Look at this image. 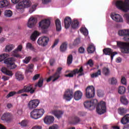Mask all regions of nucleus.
Here are the masks:
<instances>
[{"label": "nucleus", "mask_w": 129, "mask_h": 129, "mask_svg": "<svg viewBox=\"0 0 129 129\" xmlns=\"http://www.w3.org/2000/svg\"><path fill=\"white\" fill-rule=\"evenodd\" d=\"M83 95V93H82V92L80 90H78L75 92L74 98L75 100H80V99L82 98Z\"/></svg>", "instance_id": "4be33fe9"}, {"label": "nucleus", "mask_w": 129, "mask_h": 129, "mask_svg": "<svg viewBox=\"0 0 129 129\" xmlns=\"http://www.w3.org/2000/svg\"><path fill=\"white\" fill-rule=\"evenodd\" d=\"M51 113L59 119L62 117V115H63V113H64V112L60 110H53L51 111Z\"/></svg>", "instance_id": "aec40b11"}, {"label": "nucleus", "mask_w": 129, "mask_h": 129, "mask_svg": "<svg viewBox=\"0 0 129 129\" xmlns=\"http://www.w3.org/2000/svg\"><path fill=\"white\" fill-rule=\"evenodd\" d=\"M44 113L45 110L44 109H35L30 113V116L34 119H38V118L42 117Z\"/></svg>", "instance_id": "0eeeda50"}, {"label": "nucleus", "mask_w": 129, "mask_h": 129, "mask_svg": "<svg viewBox=\"0 0 129 129\" xmlns=\"http://www.w3.org/2000/svg\"><path fill=\"white\" fill-rule=\"evenodd\" d=\"M16 79L17 80L21 81L24 79V76H23V74L20 72H18L15 74Z\"/></svg>", "instance_id": "c9c22d12"}, {"label": "nucleus", "mask_w": 129, "mask_h": 129, "mask_svg": "<svg viewBox=\"0 0 129 129\" xmlns=\"http://www.w3.org/2000/svg\"><path fill=\"white\" fill-rule=\"evenodd\" d=\"M39 103H40V101L39 100H32L28 103V107L30 109H33V108H36V107L39 105Z\"/></svg>", "instance_id": "4468645a"}, {"label": "nucleus", "mask_w": 129, "mask_h": 129, "mask_svg": "<svg viewBox=\"0 0 129 129\" xmlns=\"http://www.w3.org/2000/svg\"><path fill=\"white\" fill-rule=\"evenodd\" d=\"M58 43H59V39H56L52 46V48H54L56 45H57Z\"/></svg>", "instance_id": "e2e57ef3"}, {"label": "nucleus", "mask_w": 129, "mask_h": 129, "mask_svg": "<svg viewBox=\"0 0 129 129\" xmlns=\"http://www.w3.org/2000/svg\"><path fill=\"white\" fill-rule=\"evenodd\" d=\"M23 46L22 45H19L17 48L12 52L13 56L14 57H16V58H21L22 56L21 55H20V54H19V52H21Z\"/></svg>", "instance_id": "dca6fc26"}, {"label": "nucleus", "mask_w": 129, "mask_h": 129, "mask_svg": "<svg viewBox=\"0 0 129 129\" xmlns=\"http://www.w3.org/2000/svg\"><path fill=\"white\" fill-rule=\"evenodd\" d=\"M84 70H83V67H81L80 69H76L73 71H66V73H70L68 75H65V77H69L70 78H72L74 77V75H76V74H79V76H82V75H84V73H83Z\"/></svg>", "instance_id": "423d86ee"}, {"label": "nucleus", "mask_w": 129, "mask_h": 129, "mask_svg": "<svg viewBox=\"0 0 129 129\" xmlns=\"http://www.w3.org/2000/svg\"><path fill=\"white\" fill-rule=\"evenodd\" d=\"M103 53H104L105 55H109V56L111 55V60L112 61L113 59V57L117 54L116 51L112 52V49L111 48H105L103 50Z\"/></svg>", "instance_id": "ddd939ff"}, {"label": "nucleus", "mask_w": 129, "mask_h": 129, "mask_svg": "<svg viewBox=\"0 0 129 129\" xmlns=\"http://www.w3.org/2000/svg\"><path fill=\"white\" fill-rule=\"evenodd\" d=\"M68 45L67 42L62 43L59 48L60 52H65L67 50Z\"/></svg>", "instance_id": "f704fd0d"}, {"label": "nucleus", "mask_w": 129, "mask_h": 129, "mask_svg": "<svg viewBox=\"0 0 129 129\" xmlns=\"http://www.w3.org/2000/svg\"><path fill=\"white\" fill-rule=\"evenodd\" d=\"M31 59H32L31 56L26 57L23 60V62H24L25 64H28L31 60Z\"/></svg>", "instance_id": "8fccbe9b"}, {"label": "nucleus", "mask_w": 129, "mask_h": 129, "mask_svg": "<svg viewBox=\"0 0 129 129\" xmlns=\"http://www.w3.org/2000/svg\"><path fill=\"white\" fill-rule=\"evenodd\" d=\"M78 114L80 116H86L87 113L86 112H79Z\"/></svg>", "instance_id": "052dcab7"}, {"label": "nucleus", "mask_w": 129, "mask_h": 129, "mask_svg": "<svg viewBox=\"0 0 129 129\" xmlns=\"http://www.w3.org/2000/svg\"><path fill=\"white\" fill-rule=\"evenodd\" d=\"M49 129H58V128L57 127V126H56V125H52V126H50L49 127Z\"/></svg>", "instance_id": "774afa93"}, {"label": "nucleus", "mask_w": 129, "mask_h": 129, "mask_svg": "<svg viewBox=\"0 0 129 129\" xmlns=\"http://www.w3.org/2000/svg\"><path fill=\"white\" fill-rule=\"evenodd\" d=\"M23 5H24V8H29L31 7V1L29 0H24L22 3Z\"/></svg>", "instance_id": "a19ab883"}, {"label": "nucleus", "mask_w": 129, "mask_h": 129, "mask_svg": "<svg viewBox=\"0 0 129 129\" xmlns=\"http://www.w3.org/2000/svg\"><path fill=\"white\" fill-rule=\"evenodd\" d=\"M49 63L50 64V66H53L54 65V63H55V59L54 58H51L49 60Z\"/></svg>", "instance_id": "0e129e2a"}, {"label": "nucleus", "mask_w": 129, "mask_h": 129, "mask_svg": "<svg viewBox=\"0 0 129 129\" xmlns=\"http://www.w3.org/2000/svg\"><path fill=\"white\" fill-rule=\"evenodd\" d=\"M79 53H80L81 54H83L85 53V49L84 48H83V47H80L79 48Z\"/></svg>", "instance_id": "bf43d9fd"}, {"label": "nucleus", "mask_w": 129, "mask_h": 129, "mask_svg": "<svg viewBox=\"0 0 129 129\" xmlns=\"http://www.w3.org/2000/svg\"><path fill=\"white\" fill-rule=\"evenodd\" d=\"M9 57H10V55L7 53H3L0 55V61L2 62V61L5 60V64H8L10 67V69L17 68V66L15 64V58L14 57L9 58Z\"/></svg>", "instance_id": "7ed1b4c3"}, {"label": "nucleus", "mask_w": 129, "mask_h": 129, "mask_svg": "<svg viewBox=\"0 0 129 129\" xmlns=\"http://www.w3.org/2000/svg\"><path fill=\"white\" fill-rule=\"evenodd\" d=\"M92 105L93 106V109L96 107V111L98 114H103L106 112V105L105 102L102 101L98 103L97 100L93 99L91 100Z\"/></svg>", "instance_id": "f03ea898"}, {"label": "nucleus", "mask_w": 129, "mask_h": 129, "mask_svg": "<svg viewBox=\"0 0 129 129\" xmlns=\"http://www.w3.org/2000/svg\"><path fill=\"white\" fill-rule=\"evenodd\" d=\"M5 16L7 17V18H11L13 16V12L10 10H6L5 12Z\"/></svg>", "instance_id": "a18cd8bd"}, {"label": "nucleus", "mask_w": 129, "mask_h": 129, "mask_svg": "<svg viewBox=\"0 0 129 129\" xmlns=\"http://www.w3.org/2000/svg\"><path fill=\"white\" fill-rule=\"evenodd\" d=\"M117 46L120 48L122 53L129 54V42L117 41Z\"/></svg>", "instance_id": "1a4fd4ad"}, {"label": "nucleus", "mask_w": 129, "mask_h": 129, "mask_svg": "<svg viewBox=\"0 0 129 129\" xmlns=\"http://www.w3.org/2000/svg\"><path fill=\"white\" fill-rule=\"evenodd\" d=\"M94 63H93V60L92 59H89L87 62V65H89L90 67H93V65Z\"/></svg>", "instance_id": "5fc2aeb1"}, {"label": "nucleus", "mask_w": 129, "mask_h": 129, "mask_svg": "<svg viewBox=\"0 0 129 129\" xmlns=\"http://www.w3.org/2000/svg\"><path fill=\"white\" fill-rule=\"evenodd\" d=\"M121 83L122 84H123V85H126V80L124 77H122L121 79Z\"/></svg>", "instance_id": "4d7b16f0"}, {"label": "nucleus", "mask_w": 129, "mask_h": 129, "mask_svg": "<svg viewBox=\"0 0 129 129\" xmlns=\"http://www.w3.org/2000/svg\"><path fill=\"white\" fill-rule=\"evenodd\" d=\"M1 119L6 122H9V121L12 120V115H11L10 113H4L1 117Z\"/></svg>", "instance_id": "6ab92c4d"}, {"label": "nucleus", "mask_w": 129, "mask_h": 129, "mask_svg": "<svg viewBox=\"0 0 129 129\" xmlns=\"http://www.w3.org/2000/svg\"><path fill=\"white\" fill-rule=\"evenodd\" d=\"M111 84L112 85H116V84L117 83V80H116V78H112L111 79Z\"/></svg>", "instance_id": "3c124183"}, {"label": "nucleus", "mask_w": 129, "mask_h": 129, "mask_svg": "<svg viewBox=\"0 0 129 129\" xmlns=\"http://www.w3.org/2000/svg\"><path fill=\"white\" fill-rule=\"evenodd\" d=\"M36 6L35 5H33L32 6V8H30L29 12V13H30V14H32V13H33V12H34V11H35V9H36Z\"/></svg>", "instance_id": "680f3d73"}, {"label": "nucleus", "mask_w": 129, "mask_h": 129, "mask_svg": "<svg viewBox=\"0 0 129 129\" xmlns=\"http://www.w3.org/2000/svg\"><path fill=\"white\" fill-rule=\"evenodd\" d=\"M26 48L27 50H31V51H35V47L33 44L30 42L26 44Z\"/></svg>", "instance_id": "58836bf2"}, {"label": "nucleus", "mask_w": 129, "mask_h": 129, "mask_svg": "<svg viewBox=\"0 0 129 129\" xmlns=\"http://www.w3.org/2000/svg\"><path fill=\"white\" fill-rule=\"evenodd\" d=\"M48 42H49V37L42 36L38 39L37 43L40 46L45 47V46H47V45H48Z\"/></svg>", "instance_id": "9b49d317"}, {"label": "nucleus", "mask_w": 129, "mask_h": 129, "mask_svg": "<svg viewBox=\"0 0 129 129\" xmlns=\"http://www.w3.org/2000/svg\"><path fill=\"white\" fill-rule=\"evenodd\" d=\"M118 92L119 94H123L125 92V87L119 86L118 89Z\"/></svg>", "instance_id": "37998d69"}, {"label": "nucleus", "mask_w": 129, "mask_h": 129, "mask_svg": "<svg viewBox=\"0 0 129 129\" xmlns=\"http://www.w3.org/2000/svg\"><path fill=\"white\" fill-rule=\"evenodd\" d=\"M102 73L105 76H108L109 73H110V71H109V69L104 67L102 69Z\"/></svg>", "instance_id": "ea45409f"}, {"label": "nucleus", "mask_w": 129, "mask_h": 129, "mask_svg": "<svg viewBox=\"0 0 129 129\" xmlns=\"http://www.w3.org/2000/svg\"><path fill=\"white\" fill-rule=\"evenodd\" d=\"M72 28L74 29L79 28V21L77 20H74L73 22H72Z\"/></svg>", "instance_id": "7c9ffc66"}, {"label": "nucleus", "mask_w": 129, "mask_h": 129, "mask_svg": "<svg viewBox=\"0 0 129 129\" xmlns=\"http://www.w3.org/2000/svg\"><path fill=\"white\" fill-rule=\"evenodd\" d=\"M1 71L2 73L8 75V76H13V72L11 71L8 70L6 67H3L2 68Z\"/></svg>", "instance_id": "393cba45"}, {"label": "nucleus", "mask_w": 129, "mask_h": 129, "mask_svg": "<svg viewBox=\"0 0 129 129\" xmlns=\"http://www.w3.org/2000/svg\"><path fill=\"white\" fill-rule=\"evenodd\" d=\"M64 27L66 29H68L72 23V20H71V18L69 17H66L64 19Z\"/></svg>", "instance_id": "412c9836"}, {"label": "nucleus", "mask_w": 129, "mask_h": 129, "mask_svg": "<svg viewBox=\"0 0 129 129\" xmlns=\"http://www.w3.org/2000/svg\"><path fill=\"white\" fill-rule=\"evenodd\" d=\"M39 77H40V74H36L33 77V80L36 81L39 79Z\"/></svg>", "instance_id": "338daca9"}, {"label": "nucleus", "mask_w": 129, "mask_h": 129, "mask_svg": "<svg viewBox=\"0 0 129 129\" xmlns=\"http://www.w3.org/2000/svg\"><path fill=\"white\" fill-rule=\"evenodd\" d=\"M14 48H15V46H14L13 44L7 45L6 47V52H11V51H12Z\"/></svg>", "instance_id": "de8ad7c7"}, {"label": "nucleus", "mask_w": 129, "mask_h": 129, "mask_svg": "<svg viewBox=\"0 0 129 129\" xmlns=\"http://www.w3.org/2000/svg\"><path fill=\"white\" fill-rule=\"evenodd\" d=\"M84 105L85 108L88 109H93V105L91 103V101L87 100L84 102Z\"/></svg>", "instance_id": "b1692460"}, {"label": "nucleus", "mask_w": 129, "mask_h": 129, "mask_svg": "<svg viewBox=\"0 0 129 129\" xmlns=\"http://www.w3.org/2000/svg\"><path fill=\"white\" fill-rule=\"evenodd\" d=\"M129 122V114H126L121 119V123L122 124H126Z\"/></svg>", "instance_id": "a878e982"}, {"label": "nucleus", "mask_w": 129, "mask_h": 129, "mask_svg": "<svg viewBox=\"0 0 129 129\" xmlns=\"http://www.w3.org/2000/svg\"><path fill=\"white\" fill-rule=\"evenodd\" d=\"M16 10L18 11V12H20L21 13H23L24 12V9H25V6L22 2H20L16 6Z\"/></svg>", "instance_id": "c85d7f7f"}, {"label": "nucleus", "mask_w": 129, "mask_h": 129, "mask_svg": "<svg viewBox=\"0 0 129 129\" xmlns=\"http://www.w3.org/2000/svg\"><path fill=\"white\" fill-rule=\"evenodd\" d=\"M62 70V68H57L56 72L53 75L55 76L56 78L52 80V82H55L56 80H58L60 78V75L61 74V71Z\"/></svg>", "instance_id": "5701e85b"}, {"label": "nucleus", "mask_w": 129, "mask_h": 129, "mask_svg": "<svg viewBox=\"0 0 129 129\" xmlns=\"http://www.w3.org/2000/svg\"><path fill=\"white\" fill-rule=\"evenodd\" d=\"M55 24L57 32H60L62 29V27L61 26V21L57 19L55 20Z\"/></svg>", "instance_id": "c756f323"}, {"label": "nucleus", "mask_w": 129, "mask_h": 129, "mask_svg": "<svg viewBox=\"0 0 129 129\" xmlns=\"http://www.w3.org/2000/svg\"><path fill=\"white\" fill-rule=\"evenodd\" d=\"M127 109L124 108L123 107H120L118 108L117 111L118 113L120 114V115H124L126 112H127Z\"/></svg>", "instance_id": "bb28decb"}, {"label": "nucleus", "mask_w": 129, "mask_h": 129, "mask_svg": "<svg viewBox=\"0 0 129 129\" xmlns=\"http://www.w3.org/2000/svg\"><path fill=\"white\" fill-rule=\"evenodd\" d=\"M79 121H80V119L79 118V117L76 116L74 118V123L75 124L76 123H78Z\"/></svg>", "instance_id": "13d9d810"}, {"label": "nucleus", "mask_w": 129, "mask_h": 129, "mask_svg": "<svg viewBox=\"0 0 129 129\" xmlns=\"http://www.w3.org/2000/svg\"><path fill=\"white\" fill-rule=\"evenodd\" d=\"M79 44H80V39L77 38L75 40L73 44L69 45V47L70 49H73L75 46H77L78 45H79Z\"/></svg>", "instance_id": "2f4dec72"}, {"label": "nucleus", "mask_w": 129, "mask_h": 129, "mask_svg": "<svg viewBox=\"0 0 129 129\" xmlns=\"http://www.w3.org/2000/svg\"><path fill=\"white\" fill-rule=\"evenodd\" d=\"M123 17L124 18H125V19H126L127 22H128L129 24V14H124Z\"/></svg>", "instance_id": "69168bd1"}, {"label": "nucleus", "mask_w": 129, "mask_h": 129, "mask_svg": "<svg viewBox=\"0 0 129 129\" xmlns=\"http://www.w3.org/2000/svg\"><path fill=\"white\" fill-rule=\"evenodd\" d=\"M10 5V2L8 0H3L0 1V8H6V7H8Z\"/></svg>", "instance_id": "72a5a7b5"}, {"label": "nucleus", "mask_w": 129, "mask_h": 129, "mask_svg": "<svg viewBox=\"0 0 129 129\" xmlns=\"http://www.w3.org/2000/svg\"><path fill=\"white\" fill-rule=\"evenodd\" d=\"M36 91V88H34V85H28L27 86H25L24 88L19 90L17 92L16 91L10 92L6 96V98H10L15 95V94H21L22 93H29L31 94H34L35 91Z\"/></svg>", "instance_id": "f257e3e1"}, {"label": "nucleus", "mask_w": 129, "mask_h": 129, "mask_svg": "<svg viewBox=\"0 0 129 129\" xmlns=\"http://www.w3.org/2000/svg\"><path fill=\"white\" fill-rule=\"evenodd\" d=\"M19 124H20L21 126H26L28 124V121L26 120H24L21 122H19Z\"/></svg>", "instance_id": "603ef678"}, {"label": "nucleus", "mask_w": 129, "mask_h": 129, "mask_svg": "<svg viewBox=\"0 0 129 129\" xmlns=\"http://www.w3.org/2000/svg\"><path fill=\"white\" fill-rule=\"evenodd\" d=\"M34 68V64L31 63L28 65V67L26 70L25 73H32L33 72V69Z\"/></svg>", "instance_id": "e433bc0d"}, {"label": "nucleus", "mask_w": 129, "mask_h": 129, "mask_svg": "<svg viewBox=\"0 0 129 129\" xmlns=\"http://www.w3.org/2000/svg\"><path fill=\"white\" fill-rule=\"evenodd\" d=\"M116 6L118 10H121L125 13L129 11V0L118 1L116 2Z\"/></svg>", "instance_id": "39448f33"}, {"label": "nucleus", "mask_w": 129, "mask_h": 129, "mask_svg": "<svg viewBox=\"0 0 129 129\" xmlns=\"http://www.w3.org/2000/svg\"><path fill=\"white\" fill-rule=\"evenodd\" d=\"M44 123L46 124H51V123H53L54 122V120H55V118L53 116H46L44 118Z\"/></svg>", "instance_id": "a211bd4d"}, {"label": "nucleus", "mask_w": 129, "mask_h": 129, "mask_svg": "<svg viewBox=\"0 0 129 129\" xmlns=\"http://www.w3.org/2000/svg\"><path fill=\"white\" fill-rule=\"evenodd\" d=\"M111 18L113 20V21L117 22L118 23L123 22V19H122V18H121V16H120L119 14L112 13L111 14Z\"/></svg>", "instance_id": "f3484780"}, {"label": "nucleus", "mask_w": 129, "mask_h": 129, "mask_svg": "<svg viewBox=\"0 0 129 129\" xmlns=\"http://www.w3.org/2000/svg\"><path fill=\"white\" fill-rule=\"evenodd\" d=\"M81 33H82L84 36H87L88 35V30L86 28H81L80 29Z\"/></svg>", "instance_id": "49530a36"}, {"label": "nucleus", "mask_w": 129, "mask_h": 129, "mask_svg": "<svg viewBox=\"0 0 129 129\" xmlns=\"http://www.w3.org/2000/svg\"><path fill=\"white\" fill-rule=\"evenodd\" d=\"M87 51L88 53L90 54H92L95 51V46L93 44H90L89 45L88 48H87Z\"/></svg>", "instance_id": "473e14b6"}, {"label": "nucleus", "mask_w": 129, "mask_h": 129, "mask_svg": "<svg viewBox=\"0 0 129 129\" xmlns=\"http://www.w3.org/2000/svg\"><path fill=\"white\" fill-rule=\"evenodd\" d=\"M56 76H55L54 74H53L52 76H50L47 80H46V82H50V81H51V80H52V79H56Z\"/></svg>", "instance_id": "6e6d98bb"}, {"label": "nucleus", "mask_w": 129, "mask_h": 129, "mask_svg": "<svg viewBox=\"0 0 129 129\" xmlns=\"http://www.w3.org/2000/svg\"><path fill=\"white\" fill-rule=\"evenodd\" d=\"M119 36L124 37V41H129V29H124L118 31Z\"/></svg>", "instance_id": "f8f14e48"}, {"label": "nucleus", "mask_w": 129, "mask_h": 129, "mask_svg": "<svg viewBox=\"0 0 129 129\" xmlns=\"http://www.w3.org/2000/svg\"><path fill=\"white\" fill-rule=\"evenodd\" d=\"M120 101L124 105H127L128 104V100H127L125 96H122L120 97Z\"/></svg>", "instance_id": "4c0bfd02"}, {"label": "nucleus", "mask_w": 129, "mask_h": 129, "mask_svg": "<svg viewBox=\"0 0 129 129\" xmlns=\"http://www.w3.org/2000/svg\"><path fill=\"white\" fill-rule=\"evenodd\" d=\"M97 92V95L99 97H102L103 95H104V93L101 90H98Z\"/></svg>", "instance_id": "864d4df0"}, {"label": "nucleus", "mask_w": 129, "mask_h": 129, "mask_svg": "<svg viewBox=\"0 0 129 129\" xmlns=\"http://www.w3.org/2000/svg\"><path fill=\"white\" fill-rule=\"evenodd\" d=\"M39 36H40V33L37 31H35L30 36V39L31 41H36Z\"/></svg>", "instance_id": "cd10ccee"}, {"label": "nucleus", "mask_w": 129, "mask_h": 129, "mask_svg": "<svg viewBox=\"0 0 129 129\" xmlns=\"http://www.w3.org/2000/svg\"><path fill=\"white\" fill-rule=\"evenodd\" d=\"M43 82H44V79H40L38 81V83L34 85L35 87H37V86H38V87L39 88L42 87L43 86Z\"/></svg>", "instance_id": "c03bdc74"}, {"label": "nucleus", "mask_w": 129, "mask_h": 129, "mask_svg": "<svg viewBox=\"0 0 129 129\" xmlns=\"http://www.w3.org/2000/svg\"><path fill=\"white\" fill-rule=\"evenodd\" d=\"M72 61H73V55L72 54L69 55L67 58V64L69 65L71 64Z\"/></svg>", "instance_id": "09e8293b"}, {"label": "nucleus", "mask_w": 129, "mask_h": 129, "mask_svg": "<svg viewBox=\"0 0 129 129\" xmlns=\"http://www.w3.org/2000/svg\"><path fill=\"white\" fill-rule=\"evenodd\" d=\"M63 98L68 101H70L73 98V90L70 89L66 90L63 95Z\"/></svg>", "instance_id": "9d476101"}, {"label": "nucleus", "mask_w": 129, "mask_h": 129, "mask_svg": "<svg viewBox=\"0 0 129 129\" xmlns=\"http://www.w3.org/2000/svg\"><path fill=\"white\" fill-rule=\"evenodd\" d=\"M50 25H51V21L49 19H44L39 22V27L43 34H47Z\"/></svg>", "instance_id": "20e7f679"}, {"label": "nucleus", "mask_w": 129, "mask_h": 129, "mask_svg": "<svg viewBox=\"0 0 129 129\" xmlns=\"http://www.w3.org/2000/svg\"><path fill=\"white\" fill-rule=\"evenodd\" d=\"M37 21V18L33 17H30L27 23L28 28H34V26H36Z\"/></svg>", "instance_id": "2eb2a0df"}, {"label": "nucleus", "mask_w": 129, "mask_h": 129, "mask_svg": "<svg viewBox=\"0 0 129 129\" xmlns=\"http://www.w3.org/2000/svg\"><path fill=\"white\" fill-rule=\"evenodd\" d=\"M99 75H101V70H98L97 72L91 75V77L92 78H94L95 77H98Z\"/></svg>", "instance_id": "79ce46f5"}, {"label": "nucleus", "mask_w": 129, "mask_h": 129, "mask_svg": "<svg viewBox=\"0 0 129 129\" xmlns=\"http://www.w3.org/2000/svg\"><path fill=\"white\" fill-rule=\"evenodd\" d=\"M86 97L88 99L93 98L95 96V88L93 86H89L86 88Z\"/></svg>", "instance_id": "6e6552de"}]
</instances>
